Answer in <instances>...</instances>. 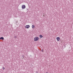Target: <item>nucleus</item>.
Instances as JSON below:
<instances>
[{
    "label": "nucleus",
    "instance_id": "1",
    "mask_svg": "<svg viewBox=\"0 0 73 73\" xmlns=\"http://www.w3.org/2000/svg\"><path fill=\"white\" fill-rule=\"evenodd\" d=\"M38 39H39L38 37H36L35 38L34 40L35 41H38Z\"/></svg>",
    "mask_w": 73,
    "mask_h": 73
},
{
    "label": "nucleus",
    "instance_id": "2",
    "mask_svg": "<svg viewBox=\"0 0 73 73\" xmlns=\"http://www.w3.org/2000/svg\"><path fill=\"white\" fill-rule=\"evenodd\" d=\"M25 5H23L22 7V9H25Z\"/></svg>",
    "mask_w": 73,
    "mask_h": 73
},
{
    "label": "nucleus",
    "instance_id": "3",
    "mask_svg": "<svg viewBox=\"0 0 73 73\" xmlns=\"http://www.w3.org/2000/svg\"><path fill=\"white\" fill-rule=\"evenodd\" d=\"M56 39L57 40V41H60V38L59 37H57L56 38Z\"/></svg>",
    "mask_w": 73,
    "mask_h": 73
},
{
    "label": "nucleus",
    "instance_id": "4",
    "mask_svg": "<svg viewBox=\"0 0 73 73\" xmlns=\"http://www.w3.org/2000/svg\"><path fill=\"white\" fill-rule=\"evenodd\" d=\"M25 27L26 28L28 29L29 28V27H30V26H29V25H27Z\"/></svg>",
    "mask_w": 73,
    "mask_h": 73
},
{
    "label": "nucleus",
    "instance_id": "5",
    "mask_svg": "<svg viewBox=\"0 0 73 73\" xmlns=\"http://www.w3.org/2000/svg\"><path fill=\"white\" fill-rule=\"evenodd\" d=\"M0 40H4V38L3 37H1L0 38Z\"/></svg>",
    "mask_w": 73,
    "mask_h": 73
},
{
    "label": "nucleus",
    "instance_id": "6",
    "mask_svg": "<svg viewBox=\"0 0 73 73\" xmlns=\"http://www.w3.org/2000/svg\"><path fill=\"white\" fill-rule=\"evenodd\" d=\"M32 27L33 28H35V25H32Z\"/></svg>",
    "mask_w": 73,
    "mask_h": 73
},
{
    "label": "nucleus",
    "instance_id": "7",
    "mask_svg": "<svg viewBox=\"0 0 73 73\" xmlns=\"http://www.w3.org/2000/svg\"><path fill=\"white\" fill-rule=\"evenodd\" d=\"M39 36L41 37V38H42V37H43V36H42V35H40Z\"/></svg>",
    "mask_w": 73,
    "mask_h": 73
},
{
    "label": "nucleus",
    "instance_id": "8",
    "mask_svg": "<svg viewBox=\"0 0 73 73\" xmlns=\"http://www.w3.org/2000/svg\"><path fill=\"white\" fill-rule=\"evenodd\" d=\"M3 70H4L5 69V68L3 67Z\"/></svg>",
    "mask_w": 73,
    "mask_h": 73
},
{
    "label": "nucleus",
    "instance_id": "9",
    "mask_svg": "<svg viewBox=\"0 0 73 73\" xmlns=\"http://www.w3.org/2000/svg\"><path fill=\"white\" fill-rule=\"evenodd\" d=\"M44 51V50H43V49H42L41 50V52H43Z\"/></svg>",
    "mask_w": 73,
    "mask_h": 73
},
{
    "label": "nucleus",
    "instance_id": "10",
    "mask_svg": "<svg viewBox=\"0 0 73 73\" xmlns=\"http://www.w3.org/2000/svg\"><path fill=\"white\" fill-rule=\"evenodd\" d=\"M16 38H17V36H16Z\"/></svg>",
    "mask_w": 73,
    "mask_h": 73
}]
</instances>
